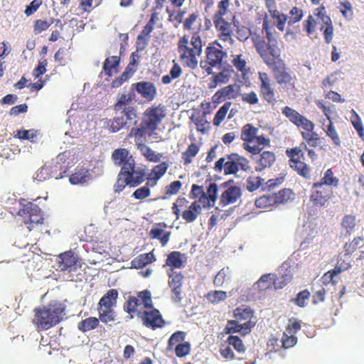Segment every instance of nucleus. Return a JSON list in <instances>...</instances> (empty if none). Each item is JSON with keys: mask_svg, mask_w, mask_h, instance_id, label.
Wrapping results in <instances>:
<instances>
[{"mask_svg": "<svg viewBox=\"0 0 364 364\" xmlns=\"http://www.w3.org/2000/svg\"><path fill=\"white\" fill-rule=\"evenodd\" d=\"M166 116L164 105H152L143 113L139 127H133L127 134L128 139H134L137 149L146 161L157 163L161 160V155L156 154L146 143V136H153Z\"/></svg>", "mask_w": 364, "mask_h": 364, "instance_id": "f257e3e1", "label": "nucleus"}, {"mask_svg": "<svg viewBox=\"0 0 364 364\" xmlns=\"http://www.w3.org/2000/svg\"><path fill=\"white\" fill-rule=\"evenodd\" d=\"M252 159L255 164V171L261 172L267 168H270L274 164L276 156L273 151H264L257 155H252Z\"/></svg>", "mask_w": 364, "mask_h": 364, "instance_id": "b1692460", "label": "nucleus"}, {"mask_svg": "<svg viewBox=\"0 0 364 364\" xmlns=\"http://www.w3.org/2000/svg\"><path fill=\"white\" fill-rule=\"evenodd\" d=\"M267 67L272 70L274 78L279 85L280 92L289 94L296 90L297 78L296 75H292L288 71V68L282 58L277 60L274 65Z\"/></svg>", "mask_w": 364, "mask_h": 364, "instance_id": "1a4fd4ad", "label": "nucleus"}, {"mask_svg": "<svg viewBox=\"0 0 364 364\" xmlns=\"http://www.w3.org/2000/svg\"><path fill=\"white\" fill-rule=\"evenodd\" d=\"M234 72L231 66L224 68L222 70L218 73L211 74L213 76L208 83L209 89H214L218 85L228 83L232 73Z\"/></svg>", "mask_w": 364, "mask_h": 364, "instance_id": "cd10ccee", "label": "nucleus"}, {"mask_svg": "<svg viewBox=\"0 0 364 364\" xmlns=\"http://www.w3.org/2000/svg\"><path fill=\"white\" fill-rule=\"evenodd\" d=\"M235 318L242 324L248 325L249 332L255 326L257 323L256 318L254 315V311L249 306H240L237 307L233 311Z\"/></svg>", "mask_w": 364, "mask_h": 364, "instance_id": "5701e85b", "label": "nucleus"}, {"mask_svg": "<svg viewBox=\"0 0 364 364\" xmlns=\"http://www.w3.org/2000/svg\"><path fill=\"white\" fill-rule=\"evenodd\" d=\"M158 20V14L153 12L151 18L144 26L141 33L136 38L137 50H142L148 45V42L151 38V33L153 31L156 21Z\"/></svg>", "mask_w": 364, "mask_h": 364, "instance_id": "4be33fe9", "label": "nucleus"}, {"mask_svg": "<svg viewBox=\"0 0 364 364\" xmlns=\"http://www.w3.org/2000/svg\"><path fill=\"white\" fill-rule=\"evenodd\" d=\"M363 238L360 237H355L350 242L344 245V250L346 255L353 254L357 249L363 247Z\"/></svg>", "mask_w": 364, "mask_h": 364, "instance_id": "052dcab7", "label": "nucleus"}, {"mask_svg": "<svg viewBox=\"0 0 364 364\" xmlns=\"http://www.w3.org/2000/svg\"><path fill=\"white\" fill-rule=\"evenodd\" d=\"M351 114H352V116L350 117L351 123H352L353 127L355 128V129L357 131L359 136L360 138L363 139L364 128H363L361 119L354 109H352Z\"/></svg>", "mask_w": 364, "mask_h": 364, "instance_id": "bf43d9fd", "label": "nucleus"}, {"mask_svg": "<svg viewBox=\"0 0 364 364\" xmlns=\"http://www.w3.org/2000/svg\"><path fill=\"white\" fill-rule=\"evenodd\" d=\"M305 144H300L298 146L288 148L285 154L289 159V167L300 176L309 179L311 176V167L305 162V153L303 151V148H306Z\"/></svg>", "mask_w": 364, "mask_h": 364, "instance_id": "9b49d317", "label": "nucleus"}, {"mask_svg": "<svg viewBox=\"0 0 364 364\" xmlns=\"http://www.w3.org/2000/svg\"><path fill=\"white\" fill-rule=\"evenodd\" d=\"M276 204L284 203L293 199L294 193L289 188H284L273 194Z\"/></svg>", "mask_w": 364, "mask_h": 364, "instance_id": "3c124183", "label": "nucleus"}, {"mask_svg": "<svg viewBox=\"0 0 364 364\" xmlns=\"http://www.w3.org/2000/svg\"><path fill=\"white\" fill-rule=\"evenodd\" d=\"M202 208V205L198 204V202H193L186 210L182 211L181 217L186 223H193L201 213Z\"/></svg>", "mask_w": 364, "mask_h": 364, "instance_id": "7c9ffc66", "label": "nucleus"}, {"mask_svg": "<svg viewBox=\"0 0 364 364\" xmlns=\"http://www.w3.org/2000/svg\"><path fill=\"white\" fill-rule=\"evenodd\" d=\"M273 194H267L260 196L255 201V205L258 208H268L276 204Z\"/></svg>", "mask_w": 364, "mask_h": 364, "instance_id": "8fccbe9b", "label": "nucleus"}, {"mask_svg": "<svg viewBox=\"0 0 364 364\" xmlns=\"http://www.w3.org/2000/svg\"><path fill=\"white\" fill-rule=\"evenodd\" d=\"M316 183L329 188H331V186L337 187L339 183V179L334 176L331 168H328L325 171L323 176L321 178V181Z\"/></svg>", "mask_w": 364, "mask_h": 364, "instance_id": "79ce46f5", "label": "nucleus"}, {"mask_svg": "<svg viewBox=\"0 0 364 364\" xmlns=\"http://www.w3.org/2000/svg\"><path fill=\"white\" fill-rule=\"evenodd\" d=\"M118 291L115 289H111L100 299L97 307L112 308L116 306L118 299Z\"/></svg>", "mask_w": 364, "mask_h": 364, "instance_id": "f704fd0d", "label": "nucleus"}, {"mask_svg": "<svg viewBox=\"0 0 364 364\" xmlns=\"http://www.w3.org/2000/svg\"><path fill=\"white\" fill-rule=\"evenodd\" d=\"M168 166L169 165L168 162L164 161L154 166L150 174L152 178L149 181H153V183L151 184V186H155L156 182L165 174L168 168Z\"/></svg>", "mask_w": 364, "mask_h": 364, "instance_id": "37998d69", "label": "nucleus"}, {"mask_svg": "<svg viewBox=\"0 0 364 364\" xmlns=\"http://www.w3.org/2000/svg\"><path fill=\"white\" fill-rule=\"evenodd\" d=\"M38 130L36 129H20L17 130L14 136L16 138H18L21 140H29L31 142H35V138L38 136Z\"/></svg>", "mask_w": 364, "mask_h": 364, "instance_id": "4d7b16f0", "label": "nucleus"}, {"mask_svg": "<svg viewBox=\"0 0 364 364\" xmlns=\"http://www.w3.org/2000/svg\"><path fill=\"white\" fill-rule=\"evenodd\" d=\"M137 316L141 319L144 326L152 330L163 328L166 321L162 317L160 311L152 307V309H146L144 311H138Z\"/></svg>", "mask_w": 364, "mask_h": 364, "instance_id": "2eb2a0df", "label": "nucleus"}, {"mask_svg": "<svg viewBox=\"0 0 364 364\" xmlns=\"http://www.w3.org/2000/svg\"><path fill=\"white\" fill-rule=\"evenodd\" d=\"M138 94L148 101H152L157 95V90L155 85L150 81H140L132 84Z\"/></svg>", "mask_w": 364, "mask_h": 364, "instance_id": "393cba45", "label": "nucleus"}, {"mask_svg": "<svg viewBox=\"0 0 364 364\" xmlns=\"http://www.w3.org/2000/svg\"><path fill=\"white\" fill-rule=\"evenodd\" d=\"M355 217L352 215H346L341 221V226L347 233H351L355 227Z\"/></svg>", "mask_w": 364, "mask_h": 364, "instance_id": "e2e57ef3", "label": "nucleus"}, {"mask_svg": "<svg viewBox=\"0 0 364 364\" xmlns=\"http://www.w3.org/2000/svg\"><path fill=\"white\" fill-rule=\"evenodd\" d=\"M200 151V146L192 142L181 154V159L183 165L187 166L192 163L193 159L197 156Z\"/></svg>", "mask_w": 364, "mask_h": 364, "instance_id": "e433bc0d", "label": "nucleus"}, {"mask_svg": "<svg viewBox=\"0 0 364 364\" xmlns=\"http://www.w3.org/2000/svg\"><path fill=\"white\" fill-rule=\"evenodd\" d=\"M240 97L243 103L255 105L259 103V97L257 93L252 90L249 92L240 93Z\"/></svg>", "mask_w": 364, "mask_h": 364, "instance_id": "338daca9", "label": "nucleus"}, {"mask_svg": "<svg viewBox=\"0 0 364 364\" xmlns=\"http://www.w3.org/2000/svg\"><path fill=\"white\" fill-rule=\"evenodd\" d=\"M204 60H200V65L206 75L213 74V68H220L223 60L227 58L228 53L223 50L221 44L218 40L208 44L205 50Z\"/></svg>", "mask_w": 364, "mask_h": 364, "instance_id": "0eeeda50", "label": "nucleus"}, {"mask_svg": "<svg viewBox=\"0 0 364 364\" xmlns=\"http://www.w3.org/2000/svg\"><path fill=\"white\" fill-rule=\"evenodd\" d=\"M240 86L236 83L230 84L219 89L212 97V102L219 104L226 100H235L240 95Z\"/></svg>", "mask_w": 364, "mask_h": 364, "instance_id": "6ab92c4d", "label": "nucleus"}, {"mask_svg": "<svg viewBox=\"0 0 364 364\" xmlns=\"http://www.w3.org/2000/svg\"><path fill=\"white\" fill-rule=\"evenodd\" d=\"M350 267L349 263H345L344 265H340V259H338L335 268L332 270L328 271L322 277V280L324 284L331 283L335 285L338 283V279L336 277L343 271L347 270Z\"/></svg>", "mask_w": 364, "mask_h": 364, "instance_id": "c756f323", "label": "nucleus"}, {"mask_svg": "<svg viewBox=\"0 0 364 364\" xmlns=\"http://www.w3.org/2000/svg\"><path fill=\"white\" fill-rule=\"evenodd\" d=\"M65 306L59 301H53L46 306L33 310L32 322L38 331L48 330L56 326L63 318Z\"/></svg>", "mask_w": 364, "mask_h": 364, "instance_id": "39448f33", "label": "nucleus"}, {"mask_svg": "<svg viewBox=\"0 0 364 364\" xmlns=\"http://www.w3.org/2000/svg\"><path fill=\"white\" fill-rule=\"evenodd\" d=\"M314 14L317 17L318 21H321L323 23L321 30L323 29V34L326 42L329 43L333 38V28L331 18L326 15V9L323 6H321L314 9Z\"/></svg>", "mask_w": 364, "mask_h": 364, "instance_id": "412c9836", "label": "nucleus"}, {"mask_svg": "<svg viewBox=\"0 0 364 364\" xmlns=\"http://www.w3.org/2000/svg\"><path fill=\"white\" fill-rule=\"evenodd\" d=\"M258 129L254 127L252 124H247L244 125L241 129L240 137L245 141L244 143L252 142L256 135L257 134Z\"/></svg>", "mask_w": 364, "mask_h": 364, "instance_id": "58836bf2", "label": "nucleus"}, {"mask_svg": "<svg viewBox=\"0 0 364 364\" xmlns=\"http://www.w3.org/2000/svg\"><path fill=\"white\" fill-rule=\"evenodd\" d=\"M168 277V284L171 290V299L175 303H180L183 299L182 285L184 276L181 272L167 271Z\"/></svg>", "mask_w": 364, "mask_h": 364, "instance_id": "a211bd4d", "label": "nucleus"}, {"mask_svg": "<svg viewBox=\"0 0 364 364\" xmlns=\"http://www.w3.org/2000/svg\"><path fill=\"white\" fill-rule=\"evenodd\" d=\"M289 18L288 20L289 25H293L299 21H300L304 16V12L301 9L294 6L289 11Z\"/></svg>", "mask_w": 364, "mask_h": 364, "instance_id": "69168bd1", "label": "nucleus"}, {"mask_svg": "<svg viewBox=\"0 0 364 364\" xmlns=\"http://www.w3.org/2000/svg\"><path fill=\"white\" fill-rule=\"evenodd\" d=\"M262 33L264 38L257 36L253 38L254 47L267 66L274 65L277 60L281 59V49L279 47V34L274 27L269 25L267 18L263 20Z\"/></svg>", "mask_w": 364, "mask_h": 364, "instance_id": "f03ea898", "label": "nucleus"}, {"mask_svg": "<svg viewBox=\"0 0 364 364\" xmlns=\"http://www.w3.org/2000/svg\"><path fill=\"white\" fill-rule=\"evenodd\" d=\"M199 18V13L198 11L190 14L183 22V28L185 31H191L193 29V25L197 22Z\"/></svg>", "mask_w": 364, "mask_h": 364, "instance_id": "774afa93", "label": "nucleus"}, {"mask_svg": "<svg viewBox=\"0 0 364 364\" xmlns=\"http://www.w3.org/2000/svg\"><path fill=\"white\" fill-rule=\"evenodd\" d=\"M240 196V188L237 186H230L222 193L220 198V205L226 206L235 203Z\"/></svg>", "mask_w": 364, "mask_h": 364, "instance_id": "c85d7f7f", "label": "nucleus"}, {"mask_svg": "<svg viewBox=\"0 0 364 364\" xmlns=\"http://www.w3.org/2000/svg\"><path fill=\"white\" fill-rule=\"evenodd\" d=\"M333 197L332 188L314 183L311 188L309 201L315 208L326 207Z\"/></svg>", "mask_w": 364, "mask_h": 364, "instance_id": "4468645a", "label": "nucleus"}, {"mask_svg": "<svg viewBox=\"0 0 364 364\" xmlns=\"http://www.w3.org/2000/svg\"><path fill=\"white\" fill-rule=\"evenodd\" d=\"M143 305L144 308L152 309L153 301L151 291L148 289L143 290L136 293V296H129L123 305L125 312L129 314V318H133V314L137 313V307Z\"/></svg>", "mask_w": 364, "mask_h": 364, "instance_id": "f8f14e48", "label": "nucleus"}, {"mask_svg": "<svg viewBox=\"0 0 364 364\" xmlns=\"http://www.w3.org/2000/svg\"><path fill=\"white\" fill-rule=\"evenodd\" d=\"M191 119L194 122L198 132L204 134L210 129V123L206 119L205 114L196 117L192 116Z\"/></svg>", "mask_w": 364, "mask_h": 364, "instance_id": "864d4df0", "label": "nucleus"}, {"mask_svg": "<svg viewBox=\"0 0 364 364\" xmlns=\"http://www.w3.org/2000/svg\"><path fill=\"white\" fill-rule=\"evenodd\" d=\"M188 200L184 197H178L176 202L173 203L172 212L178 219L183 210H186L188 205Z\"/></svg>", "mask_w": 364, "mask_h": 364, "instance_id": "603ef678", "label": "nucleus"}, {"mask_svg": "<svg viewBox=\"0 0 364 364\" xmlns=\"http://www.w3.org/2000/svg\"><path fill=\"white\" fill-rule=\"evenodd\" d=\"M255 139L256 140L257 145L251 146L247 143L242 144L243 149L250 153L252 155H257L262 151L263 148L259 147V145H263L265 146H269L270 145V139L267 138L264 135H256Z\"/></svg>", "mask_w": 364, "mask_h": 364, "instance_id": "473e14b6", "label": "nucleus"}, {"mask_svg": "<svg viewBox=\"0 0 364 364\" xmlns=\"http://www.w3.org/2000/svg\"><path fill=\"white\" fill-rule=\"evenodd\" d=\"M120 58L112 55L107 58L103 63V72L108 77L113 76L119 71Z\"/></svg>", "mask_w": 364, "mask_h": 364, "instance_id": "72a5a7b5", "label": "nucleus"}, {"mask_svg": "<svg viewBox=\"0 0 364 364\" xmlns=\"http://www.w3.org/2000/svg\"><path fill=\"white\" fill-rule=\"evenodd\" d=\"M18 215L22 218L29 231L33 230L38 225L43 224L45 218L43 212L38 205L24 198L19 200Z\"/></svg>", "mask_w": 364, "mask_h": 364, "instance_id": "9d476101", "label": "nucleus"}, {"mask_svg": "<svg viewBox=\"0 0 364 364\" xmlns=\"http://www.w3.org/2000/svg\"><path fill=\"white\" fill-rule=\"evenodd\" d=\"M88 170L84 167H77L75 172L70 176L69 181L72 184L83 183L88 176Z\"/></svg>", "mask_w": 364, "mask_h": 364, "instance_id": "a19ab883", "label": "nucleus"}, {"mask_svg": "<svg viewBox=\"0 0 364 364\" xmlns=\"http://www.w3.org/2000/svg\"><path fill=\"white\" fill-rule=\"evenodd\" d=\"M231 63L237 70L242 75H245L247 73V62L242 54L232 55Z\"/></svg>", "mask_w": 364, "mask_h": 364, "instance_id": "49530a36", "label": "nucleus"}, {"mask_svg": "<svg viewBox=\"0 0 364 364\" xmlns=\"http://www.w3.org/2000/svg\"><path fill=\"white\" fill-rule=\"evenodd\" d=\"M155 260L152 252L141 254L132 261V266L135 269H141Z\"/></svg>", "mask_w": 364, "mask_h": 364, "instance_id": "4c0bfd02", "label": "nucleus"}, {"mask_svg": "<svg viewBox=\"0 0 364 364\" xmlns=\"http://www.w3.org/2000/svg\"><path fill=\"white\" fill-rule=\"evenodd\" d=\"M218 188L215 182H210L205 192V198L204 203V208H210L214 207L218 199Z\"/></svg>", "mask_w": 364, "mask_h": 364, "instance_id": "c9c22d12", "label": "nucleus"}, {"mask_svg": "<svg viewBox=\"0 0 364 364\" xmlns=\"http://www.w3.org/2000/svg\"><path fill=\"white\" fill-rule=\"evenodd\" d=\"M99 318L103 323H107L115 320V311L113 309L97 307Z\"/></svg>", "mask_w": 364, "mask_h": 364, "instance_id": "5fc2aeb1", "label": "nucleus"}, {"mask_svg": "<svg viewBox=\"0 0 364 364\" xmlns=\"http://www.w3.org/2000/svg\"><path fill=\"white\" fill-rule=\"evenodd\" d=\"M259 95L267 105L274 106L278 100L270 76L267 73L258 72Z\"/></svg>", "mask_w": 364, "mask_h": 364, "instance_id": "ddd939ff", "label": "nucleus"}, {"mask_svg": "<svg viewBox=\"0 0 364 364\" xmlns=\"http://www.w3.org/2000/svg\"><path fill=\"white\" fill-rule=\"evenodd\" d=\"M216 172L221 173L223 171L225 175L236 174L240 169L247 171L250 169V162L244 156L232 153L220 158L213 167Z\"/></svg>", "mask_w": 364, "mask_h": 364, "instance_id": "6e6552de", "label": "nucleus"}, {"mask_svg": "<svg viewBox=\"0 0 364 364\" xmlns=\"http://www.w3.org/2000/svg\"><path fill=\"white\" fill-rule=\"evenodd\" d=\"M202 39L198 32L193 33L190 40L187 35L180 37L177 43L180 61L191 69L197 68L198 58L202 53Z\"/></svg>", "mask_w": 364, "mask_h": 364, "instance_id": "423d86ee", "label": "nucleus"}, {"mask_svg": "<svg viewBox=\"0 0 364 364\" xmlns=\"http://www.w3.org/2000/svg\"><path fill=\"white\" fill-rule=\"evenodd\" d=\"M57 266L60 271L75 272L81 267V264L74 252L69 250L58 256Z\"/></svg>", "mask_w": 364, "mask_h": 364, "instance_id": "f3484780", "label": "nucleus"}, {"mask_svg": "<svg viewBox=\"0 0 364 364\" xmlns=\"http://www.w3.org/2000/svg\"><path fill=\"white\" fill-rule=\"evenodd\" d=\"M191 196L193 198L196 199L194 202H198V203L202 205L204 208L205 195L203 186L193 184L191 190Z\"/></svg>", "mask_w": 364, "mask_h": 364, "instance_id": "09e8293b", "label": "nucleus"}, {"mask_svg": "<svg viewBox=\"0 0 364 364\" xmlns=\"http://www.w3.org/2000/svg\"><path fill=\"white\" fill-rule=\"evenodd\" d=\"M134 97V94H121L113 105L116 115L107 122L110 132L116 133L123 128L129 127L132 124H136L137 111L135 106L131 105Z\"/></svg>", "mask_w": 364, "mask_h": 364, "instance_id": "7ed1b4c3", "label": "nucleus"}, {"mask_svg": "<svg viewBox=\"0 0 364 364\" xmlns=\"http://www.w3.org/2000/svg\"><path fill=\"white\" fill-rule=\"evenodd\" d=\"M112 159L115 165L121 167L120 176L127 177L130 187H136L145 181L144 169L136 167L135 160L128 149H115L112 154Z\"/></svg>", "mask_w": 364, "mask_h": 364, "instance_id": "20e7f679", "label": "nucleus"}, {"mask_svg": "<svg viewBox=\"0 0 364 364\" xmlns=\"http://www.w3.org/2000/svg\"><path fill=\"white\" fill-rule=\"evenodd\" d=\"M264 179L260 176H250L245 181L246 189L250 192L257 190L262 184Z\"/></svg>", "mask_w": 364, "mask_h": 364, "instance_id": "13d9d810", "label": "nucleus"}, {"mask_svg": "<svg viewBox=\"0 0 364 364\" xmlns=\"http://www.w3.org/2000/svg\"><path fill=\"white\" fill-rule=\"evenodd\" d=\"M53 23H54V21L37 19L34 21L33 32L36 35L40 34L43 31H46Z\"/></svg>", "mask_w": 364, "mask_h": 364, "instance_id": "0e129e2a", "label": "nucleus"}, {"mask_svg": "<svg viewBox=\"0 0 364 364\" xmlns=\"http://www.w3.org/2000/svg\"><path fill=\"white\" fill-rule=\"evenodd\" d=\"M301 137L304 140L301 144H306L305 146L311 148L323 149L321 146L323 138L320 137L318 134L314 131L309 132H301Z\"/></svg>", "mask_w": 364, "mask_h": 364, "instance_id": "2f4dec72", "label": "nucleus"}, {"mask_svg": "<svg viewBox=\"0 0 364 364\" xmlns=\"http://www.w3.org/2000/svg\"><path fill=\"white\" fill-rule=\"evenodd\" d=\"M232 105L231 102H226L220 109L218 110L213 120V124L215 127H219L225 119L227 113Z\"/></svg>", "mask_w": 364, "mask_h": 364, "instance_id": "de8ad7c7", "label": "nucleus"}, {"mask_svg": "<svg viewBox=\"0 0 364 364\" xmlns=\"http://www.w3.org/2000/svg\"><path fill=\"white\" fill-rule=\"evenodd\" d=\"M225 328L228 333H241L242 335H247L250 333L248 325L242 324L236 319L228 321Z\"/></svg>", "mask_w": 364, "mask_h": 364, "instance_id": "ea45409f", "label": "nucleus"}, {"mask_svg": "<svg viewBox=\"0 0 364 364\" xmlns=\"http://www.w3.org/2000/svg\"><path fill=\"white\" fill-rule=\"evenodd\" d=\"M166 228L167 225L164 222L154 224L149 232V237L159 240L163 247L166 245L171 236V232L165 230Z\"/></svg>", "mask_w": 364, "mask_h": 364, "instance_id": "a878e982", "label": "nucleus"}, {"mask_svg": "<svg viewBox=\"0 0 364 364\" xmlns=\"http://www.w3.org/2000/svg\"><path fill=\"white\" fill-rule=\"evenodd\" d=\"M99 324V318L96 317H89L80 321L77 328L82 332H87L95 329Z\"/></svg>", "mask_w": 364, "mask_h": 364, "instance_id": "c03bdc74", "label": "nucleus"}, {"mask_svg": "<svg viewBox=\"0 0 364 364\" xmlns=\"http://www.w3.org/2000/svg\"><path fill=\"white\" fill-rule=\"evenodd\" d=\"M187 262V256L179 251H173L167 255L164 267H168V271L181 269L185 267Z\"/></svg>", "mask_w": 364, "mask_h": 364, "instance_id": "bb28decb", "label": "nucleus"}, {"mask_svg": "<svg viewBox=\"0 0 364 364\" xmlns=\"http://www.w3.org/2000/svg\"><path fill=\"white\" fill-rule=\"evenodd\" d=\"M184 338L185 333L183 331H178L173 333L168 339V348L173 349L177 345H180Z\"/></svg>", "mask_w": 364, "mask_h": 364, "instance_id": "680f3d73", "label": "nucleus"}, {"mask_svg": "<svg viewBox=\"0 0 364 364\" xmlns=\"http://www.w3.org/2000/svg\"><path fill=\"white\" fill-rule=\"evenodd\" d=\"M48 166L52 175V178L55 179L63 178L67 172V168H64L63 164L58 161H52L48 164Z\"/></svg>", "mask_w": 364, "mask_h": 364, "instance_id": "a18cd8bd", "label": "nucleus"}, {"mask_svg": "<svg viewBox=\"0 0 364 364\" xmlns=\"http://www.w3.org/2000/svg\"><path fill=\"white\" fill-rule=\"evenodd\" d=\"M213 21L218 33V38L223 42H229L230 44H233V31L231 23L224 18L218 17H213Z\"/></svg>", "mask_w": 364, "mask_h": 364, "instance_id": "aec40b11", "label": "nucleus"}, {"mask_svg": "<svg viewBox=\"0 0 364 364\" xmlns=\"http://www.w3.org/2000/svg\"><path fill=\"white\" fill-rule=\"evenodd\" d=\"M282 114L298 128L304 129L305 130L304 132H309L314 130L315 124L314 122L299 114L293 108L288 106L283 107Z\"/></svg>", "mask_w": 364, "mask_h": 364, "instance_id": "dca6fc26", "label": "nucleus"}, {"mask_svg": "<svg viewBox=\"0 0 364 364\" xmlns=\"http://www.w3.org/2000/svg\"><path fill=\"white\" fill-rule=\"evenodd\" d=\"M227 292L221 290L210 291L205 295V298L212 304H218L227 299Z\"/></svg>", "mask_w": 364, "mask_h": 364, "instance_id": "6e6d98bb", "label": "nucleus"}]
</instances>
